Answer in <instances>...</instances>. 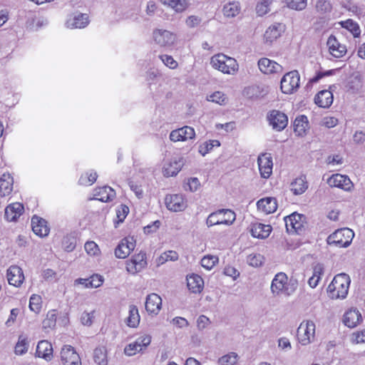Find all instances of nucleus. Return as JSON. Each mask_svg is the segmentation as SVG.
Here are the masks:
<instances>
[{
  "label": "nucleus",
  "instance_id": "obj_58",
  "mask_svg": "<svg viewBox=\"0 0 365 365\" xmlns=\"http://www.w3.org/2000/svg\"><path fill=\"white\" fill-rule=\"evenodd\" d=\"M288 6L298 11L303 10L307 6V0H289Z\"/></svg>",
  "mask_w": 365,
  "mask_h": 365
},
{
  "label": "nucleus",
  "instance_id": "obj_45",
  "mask_svg": "<svg viewBox=\"0 0 365 365\" xmlns=\"http://www.w3.org/2000/svg\"><path fill=\"white\" fill-rule=\"evenodd\" d=\"M238 359V354L232 351L219 358L218 364L219 365H236Z\"/></svg>",
  "mask_w": 365,
  "mask_h": 365
},
{
  "label": "nucleus",
  "instance_id": "obj_6",
  "mask_svg": "<svg viewBox=\"0 0 365 365\" xmlns=\"http://www.w3.org/2000/svg\"><path fill=\"white\" fill-rule=\"evenodd\" d=\"M316 325L312 320H304L297 329V339L299 344L307 346L314 341Z\"/></svg>",
  "mask_w": 365,
  "mask_h": 365
},
{
  "label": "nucleus",
  "instance_id": "obj_36",
  "mask_svg": "<svg viewBox=\"0 0 365 365\" xmlns=\"http://www.w3.org/2000/svg\"><path fill=\"white\" fill-rule=\"evenodd\" d=\"M13 178L10 174L4 173L0 178V195L5 197L9 195L13 190Z\"/></svg>",
  "mask_w": 365,
  "mask_h": 365
},
{
  "label": "nucleus",
  "instance_id": "obj_35",
  "mask_svg": "<svg viewBox=\"0 0 365 365\" xmlns=\"http://www.w3.org/2000/svg\"><path fill=\"white\" fill-rule=\"evenodd\" d=\"M187 285L192 292L200 293L203 289L204 281L200 275L192 274L187 277Z\"/></svg>",
  "mask_w": 365,
  "mask_h": 365
},
{
  "label": "nucleus",
  "instance_id": "obj_51",
  "mask_svg": "<svg viewBox=\"0 0 365 365\" xmlns=\"http://www.w3.org/2000/svg\"><path fill=\"white\" fill-rule=\"evenodd\" d=\"M218 262V257L214 255H207L201 259V265L207 270H211Z\"/></svg>",
  "mask_w": 365,
  "mask_h": 365
},
{
  "label": "nucleus",
  "instance_id": "obj_33",
  "mask_svg": "<svg viewBox=\"0 0 365 365\" xmlns=\"http://www.w3.org/2000/svg\"><path fill=\"white\" fill-rule=\"evenodd\" d=\"M314 102L321 108H329L333 103V94L327 90L321 91L316 95Z\"/></svg>",
  "mask_w": 365,
  "mask_h": 365
},
{
  "label": "nucleus",
  "instance_id": "obj_62",
  "mask_svg": "<svg viewBox=\"0 0 365 365\" xmlns=\"http://www.w3.org/2000/svg\"><path fill=\"white\" fill-rule=\"evenodd\" d=\"M94 311L91 312H84L81 315V322L83 325L90 326L93 323Z\"/></svg>",
  "mask_w": 365,
  "mask_h": 365
},
{
  "label": "nucleus",
  "instance_id": "obj_56",
  "mask_svg": "<svg viewBox=\"0 0 365 365\" xmlns=\"http://www.w3.org/2000/svg\"><path fill=\"white\" fill-rule=\"evenodd\" d=\"M316 9L319 12L326 14L331 11V5L329 1L318 0L316 4Z\"/></svg>",
  "mask_w": 365,
  "mask_h": 365
},
{
  "label": "nucleus",
  "instance_id": "obj_11",
  "mask_svg": "<svg viewBox=\"0 0 365 365\" xmlns=\"http://www.w3.org/2000/svg\"><path fill=\"white\" fill-rule=\"evenodd\" d=\"M303 215L297 212H293L289 216L284 217L285 226L289 233H299L304 227Z\"/></svg>",
  "mask_w": 365,
  "mask_h": 365
},
{
  "label": "nucleus",
  "instance_id": "obj_13",
  "mask_svg": "<svg viewBox=\"0 0 365 365\" xmlns=\"http://www.w3.org/2000/svg\"><path fill=\"white\" fill-rule=\"evenodd\" d=\"M184 161V158L180 156H174L165 161L163 166V175L167 178L176 175L181 170Z\"/></svg>",
  "mask_w": 365,
  "mask_h": 365
},
{
  "label": "nucleus",
  "instance_id": "obj_41",
  "mask_svg": "<svg viewBox=\"0 0 365 365\" xmlns=\"http://www.w3.org/2000/svg\"><path fill=\"white\" fill-rule=\"evenodd\" d=\"M93 360L98 365H107V350L104 346H99L93 351Z\"/></svg>",
  "mask_w": 365,
  "mask_h": 365
},
{
  "label": "nucleus",
  "instance_id": "obj_43",
  "mask_svg": "<svg viewBox=\"0 0 365 365\" xmlns=\"http://www.w3.org/2000/svg\"><path fill=\"white\" fill-rule=\"evenodd\" d=\"M97 177V173L94 170H91L82 174L78 180V182L81 185H91L96 181Z\"/></svg>",
  "mask_w": 365,
  "mask_h": 365
},
{
  "label": "nucleus",
  "instance_id": "obj_4",
  "mask_svg": "<svg viewBox=\"0 0 365 365\" xmlns=\"http://www.w3.org/2000/svg\"><path fill=\"white\" fill-rule=\"evenodd\" d=\"M236 219L235 213L230 209H221L210 213L206 219L208 227L217 225H231Z\"/></svg>",
  "mask_w": 365,
  "mask_h": 365
},
{
  "label": "nucleus",
  "instance_id": "obj_48",
  "mask_svg": "<svg viewBox=\"0 0 365 365\" xmlns=\"http://www.w3.org/2000/svg\"><path fill=\"white\" fill-rule=\"evenodd\" d=\"M29 349V343L27 339L24 336L21 335L19 337V340L15 346L14 353L16 355H24L26 354Z\"/></svg>",
  "mask_w": 365,
  "mask_h": 365
},
{
  "label": "nucleus",
  "instance_id": "obj_17",
  "mask_svg": "<svg viewBox=\"0 0 365 365\" xmlns=\"http://www.w3.org/2000/svg\"><path fill=\"white\" fill-rule=\"evenodd\" d=\"M257 163L262 178L267 179L272 173L273 162L271 154L262 153L258 156Z\"/></svg>",
  "mask_w": 365,
  "mask_h": 365
},
{
  "label": "nucleus",
  "instance_id": "obj_3",
  "mask_svg": "<svg viewBox=\"0 0 365 365\" xmlns=\"http://www.w3.org/2000/svg\"><path fill=\"white\" fill-rule=\"evenodd\" d=\"M271 292L275 297L285 295H291L294 291L290 283L288 282V277L284 272H278L274 277L271 283Z\"/></svg>",
  "mask_w": 365,
  "mask_h": 365
},
{
  "label": "nucleus",
  "instance_id": "obj_30",
  "mask_svg": "<svg viewBox=\"0 0 365 365\" xmlns=\"http://www.w3.org/2000/svg\"><path fill=\"white\" fill-rule=\"evenodd\" d=\"M361 315L356 309H351L345 312L344 315V323L349 327L354 328L356 327L361 321Z\"/></svg>",
  "mask_w": 365,
  "mask_h": 365
},
{
  "label": "nucleus",
  "instance_id": "obj_42",
  "mask_svg": "<svg viewBox=\"0 0 365 365\" xmlns=\"http://www.w3.org/2000/svg\"><path fill=\"white\" fill-rule=\"evenodd\" d=\"M340 24L343 28L349 31L354 37H359L360 36V27L359 24L352 19H347L346 21H341Z\"/></svg>",
  "mask_w": 365,
  "mask_h": 365
},
{
  "label": "nucleus",
  "instance_id": "obj_34",
  "mask_svg": "<svg viewBox=\"0 0 365 365\" xmlns=\"http://www.w3.org/2000/svg\"><path fill=\"white\" fill-rule=\"evenodd\" d=\"M346 86L353 93H359L363 87L361 76L358 72L354 73L348 79Z\"/></svg>",
  "mask_w": 365,
  "mask_h": 365
},
{
  "label": "nucleus",
  "instance_id": "obj_25",
  "mask_svg": "<svg viewBox=\"0 0 365 365\" xmlns=\"http://www.w3.org/2000/svg\"><path fill=\"white\" fill-rule=\"evenodd\" d=\"M7 279L9 284L19 287L24 280V276L21 267L16 265L11 266L7 269Z\"/></svg>",
  "mask_w": 365,
  "mask_h": 365
},
{
  "label": "nucleus",
  "instance_id": "obj_53",
  "mask_svg": "<svg viewBox=\"0 0 365 365\" xmlns=\"http://www.w3.org/2000/svg\"><path fill=\"white\" fill-rule=\"evenodd\" d=\"M264 257L260 254H251L247 256V262L252 267H258L262 264Z\"/></svg>",
  "mask_w": 365,
  "mask_h": 365
},
{
  "label": "nucleus",
  "instance_id": "obj_61",
  "mask_svg": "<svg viewBox=\"0 0 365 365\" xmlns=\"http://www.w3.org/2000/svg\"><path fill=\"white\" fill-rule=\"evenodd\" d=\"M338 71H339V69H331V70H328V71H324V72H319L318 73H317V75L314 77H313L310 80V81L312 83H317L322 78H323L324 76H329L333 75V74H334Z\"/></svg>",
  "mask_w": 365,
  "mask_h": 365
},
{
  "label": "nucleus",
  "instance_id": "obj_12",
  "mask_svg": "<svg viewBox=\"0 0 365 365\" xmlns=\"http://www.w3.org/2000/svg\"><path fill=\"white\" fill-rule=\"evenodd\" d=\"M147 266L146 255L140 252L126 261V270L131 274H135Z\"/></svg>",
  "mask_w": 365,
  "mask_h": 365
},
{
  "label": "nucleus",
  "instance_id": "obj_50",
  "mask_svg": "<svg viewBox=\"0 0 365 365\" xmlns=\"http://www.w3.org/2000/svg\"><path fill=\"white\" fill-rule=\"evenodd\" d=\"M273 0H260L256 6V12L258 16H262L269 11V6Z\"/></svg>",
  "mask_w": 365,
  "mask_h": 365
},
{
  "label": "nucleus",
  "instance_id": "obj_10",
  "mask_svg": "<svg viewBox=\"0 0 365 365\" xmlns=\"http://www.w3.org/2000/svg\"><path fill=\"white\" fill-rule=\"evenodd\" d=\"M166 207L172 212H181L186 209L187 202L185 197L181 194L167 195L165 198Z\"/></svg>",
  "mask_w": 365,
  "mask_h": 365
},
{
  "label": "nucleus",
  "instance_id": "obj_55",
  "mask_svg": "<svg viewBox=\"0 0 365 365\" xmlns=\"http://www.w3.org/2000/svg\"><path fill=\"white\" fill-rule=\"evenodd\" d=\"M84 248L88 255L91 256H96L100 253L98 245L93 241L87 242L84 245Z\"/></svg>",
  "mask_w": 365,
  "mask_h": 365
},
{
  "label": "nucleus",
  "instance_id": "obj_47",
  "mask_svg": "<svg viewBox=\"0 0 365 365\" xmlns=\"http://www.w3.org/2000/svg\"><path fill=\"white\" fill-rule=\"evenodd\" d=\"M240 10V4L235 1L228 3L223 7L224 15L227 17H234L237 16L239 14Z\"/></svg>",
  "mask_w": 365,
  "mask_h": 365
},
{
  "label": "nucleus",
  "instance_id": "obj_14",
  "mask_svg": "<svg viewBox=\"0 0 365 365\" xmlns=\"http://www.w3.org/2000/svg\"><path fill=\"white\" fill-rule=\"evenodd\" d=\"M269 125L277 131L283 130L288 124V118L284 113L273 110L267 115Z\"/></svg>",
  "mask_w": 365,
  "mask_h": 365
},
{
  "label": "nucleus",
  "instance_id": "obj_15",
  "mask_svg": "<svg viewBox=\"0 0 365 365\" xmlns=\"http://www.w3.org/2000/svg\"><path fill=\"white\" fill-rule=\"evenodd\" d=\"M61 361L63 365H82L78 354L71 345H64L62 347Z\"/></svg>",
  "mask_w": 365,
  "mask_h": 365
},
{
  "label": "nucleus",
  "instance_id": "obj_37",
  "mask_svg": "<svg viewBox=\"0 0 365 365\" xmlns=\"http://www.w3.org/2000/svg\"><path fill=\"white\" fill-rule=\"evenodd\" d=\"M160 3L173 9L176 13H182L185 11L189 6L187 0H160Z\"/></svg>",
  "mask_w": 365,
  "mask_h": 365
},
{
  "label": "nucleus",
  "instance_id": "obj_23",
  "mask_svg": "<svg viewBox=\"0 0 365 365\" xmlns=\"http://www.w3.org/2000/svg\"><path fill=\"white\" fill-rule=\"evenodd\" d=\"M329 53L334 58H341L346 53V47L345 45L339 42L336 38L331 35L327 42Z\"/></svg>",
  "mask_w": 365,
  "mask_h": 365
},
{
  "label": "nucleus",
  "instance_id": "obj_57",
  "mask_svg": "<svg viewBox=\"0 0 365 365\" xmlns=\"http://www.w3.org/2000/svg\"><path fill=\"white\" fill-rule=\"evenodd\" d=\"M160 58L167 67L171 69H175L178 66V62L175 60H174V58L171 56L166 54L161 55L160 56Z\"/></svg>",
  "mask_w": 365,
  "mask_h": 365
},
{
  "label": "nucleus",
  "instance_id": "obj_40",
  "mask_svg": "<svg viewBox=\"0 0 365 365\" xmlns=\"http://www.w3.org/2000/svg\"><path fill=\"white\" fill-rule=\"evenodd\" d=\"M140 314L138 309L135 305L131 304L129 306V315L127 318V325L132 328H135L140 323Z\"/></svg>",
  "mask_w": 365,
  "mask_h": 365
},
{
  "label": "nucleus",
  "instance_id": "obj_2",
  "mask_svg": "<svg viewBox=\"0 0 365 365\" xmlns=\"http://www.w3.org/2000/svg\"><path fill=\"white\" fill-rule=\"evenodd\" d=\"M210 65L214 69L228 75L235 74L239 69L237 61L223 53L212 56L210 58Z\"/></svg>",
  "mask_w": 365,
  "mask_h": 365
},
{
  "label": "nucleus",
  "instance_id": "obj_52",
  "mask_svg": "<svg viewBox=\"0 0 365 365\" xmlns=\"http://www.w3.org/2000/svg\"><path fill=\"white\" fill-rule=\"evenodd\" d=\"M29 307L31 311L38 313L41 309V297L37 294H32L29 299Z\"/></svg>",
  "mask_w": 365,
  "mask_h": 365
},
{
  "label": "nucleus",
  "instance_id": "obj_18",
  "mask_svg": "<svg viewBox=\"0 0 365 365\" xmlns=\"http://www.w3.org/2000/svg\"><path fill=\"white\" fill-rule=\"evenodd\" d=\"M89 17L86 14L76 13L69 16L65 23L70 29H84L89 24Z\"/></svg>",
  "mask_w": 365,
  "mask_h": 365
},
{
  "label": "nucleus",
  "instance_id": "obj_9",
  "mask_svg": "<svg viewBox=\"0 0 365 365\" xmlns=\"http://www.w3.org/2000/svg\"><path fill=\"white\" fill-rule=\"evenodd\" d=\"M153 38L156 44L165 48L171 47L176 40L173 33L165 29H155L153 32Z\"/></svg>",
  "mask_w": 365,
  "mask_h": 365
},
{
  "label": "nucleus",
  "instance_id": "obj_8",
  "mask_svg": "<svg viewBox=\"0 0 365 365\" xmlns=\"http://www.w3.org/2000/svg\"><path fill=\"white\" fill-rule=\"evenodd\" d=\"M151 336L150 334H143L140 335L135 341L128 344L124 349L125 355L131 356L136 353L142 351L151 342Z\"/></svg>",
  "mask_w": 365,
  "mask_h": 365
},
{
  "label": "nucleus",
  "instance_id": "obj_31",
  "mask_svg": "<svg viewBox=\"0 0 365 365\" xmlns=\"http://www.w3.org/2000/svg\"><path fill=\"white\" fill-rule=\"evenodd\" d=\"M272 230L269 225L255 223L252 226L251 235L255 238L265 239L270 235Z\"/></svg>",
  "mask_w": 365,
  "mask_h": 365
},
{
  "label": "nucleus",
  "instance_id": "obj_22",
  "mask_svg": "<svg viewBox=\"0 0 365 365\" xmlns=\"http://www.w3.org/2000/svg\"><path fill=\"white\" fill-rule=\"evenodd\" d=\"M161 308L162 299L158 294L151 293L146 297L145 309L149 314L158 315Z\"/></svg>",
  "mask_w": 365,
  "mask_h": 365
},
{
  "label": "nucleus",
  "instance_id": "obj_26",
  "mask_svg": "<svg viewBox=\"0 0 365 365\" xmlns=\"http://www.w3.org/2000/svg\"><path fill=\"white\" fill-rule=\"evenodd\" d=\"M115 197V190L109 186H103L93 190V199L103 202L112 201Z\"/></svg>",
  "mask_w": 365,
  "mask_h": 365
},
{
  "label": "nucleus",
  "instance_id": "obj_46",
  "mask_svg": "<svg viewBox=\"0 0 365 365\" xmlns=\"http://www.w3.org/2000/svg\"><path fill=\"white\" fill-rule=\"evenodd\" d=\"M220 143L217 140H210L200 144L198 148L199 153L205 156L207 153L210 152L214 147H220Z\"/></svg>",
  "mask_w": 365,
  "mask_h": 365
},
{
  "label": "nucleus",
  "instance_id": "obj_24",
  "mask_svg": "<svg viewBox=\"0 0 365 365\" xmlns=\"http://www.w3.org/2000/svg\"><path fill=\"white\" fill-rule=\"evenodd\" d=\"M258 67L264 74L279 73L282 71V66L280 64L267 58H260L258 61Z\"/></svg>",
  "mask_w": 365,
  "mask_h": 365
},
{
  "label": "nucleus",
  "instance_id": "obj_20",
  "mask_svg": "<svg viewBox=\"0 0 365 365\" xmlns=\"http://www.w3.org/2000/svg\"><path fill=\"white\" fill-rule=\"evenodd\" d=\"M331 187H336L349 191L353 187V183L346 175L341 174H334L327 180Z\"/></svg>",
  "mask_w": 365,
  "mask_h": 365
},
{
  "label": "nucleus",
  "instance_id": "obj_49",
  "mask_svg": "<svg viewBox=\"0 0 365 365\" xmlns=\"http://www.w3.org/2000/svg\"><path fill=\"white\" fill-rule=\"evenodd\" d=\"M179 256L177 252L173 250H169L163 253L158 259V265H160L166 262L167 261H176Z\"/></svg>",
  "mask_w": 365,
  "mask_h": 365
},
{
  "label": "nucleus",
  "instance_id": "obj_28",
  "mask_svg": "<svg viewBox=\"0 0 365 365\" xmlns=\"http://www.w3.org/2000/svg\"><path fill=\"white\" fill-rule=\"evenodd\" d=\"M257 209L265 214L273 213L277 210V202L274 197H267L257 202Z\"/></svg>",
  "mask_w": 365,
  "mask_h": 365
},
{
  "label": "nucleus",
  "instance_id": "obj_29",
  "mask_svg": "<svg viewBox=\"0 0 365 365\" xmlns=\"http://www.w3.org/2000/svg\"><path fill=\"white\" fill-rule=\"evenodd\" d=\"M24 212V206L19 202H15L9 205L5 209V218L6 220L16 221Z\"/></svg>",
  "mask_w": 365,
  "mask_h": 365
},
{
  "label": "nucleus",
  "instance_id": "obj_38",
  "mask_svg": "<svg viewBox=\"0 0 365 365\" xmlns=\"http://www.w3.org/2000/svg\"><path fill=\"white\" fill-rule=\"evenodd\" d=\"M290 189L295 195L303 194L308 188V182L305 176L296 178L290 185Z\"/></svg>",
  "mask_w": 365,
  "mask_h": 365
},
{
  "label": "nucleus",
  "instance_id": "obj_5",
  "mask_svg": "<svg viewBox=\"0 0 365 365\" xmlns=\"http://www.w3.org/2000/svg\"><path fill=\"white\" fill-rule=\"evenodd\" d=\"M354 237L352 230L344 227L336 230L327 238V243L329 245H334L338 247H346L351 243Z\"/></svg>",
  "mask_w": 365,
  "mask_h": 365
},
{
  "label": "nucleus",
  "instance_id": "obj_27",
  "mask_svg": "<svg viewBox=\"0 0 365 365\" xmlns=\"http://www.w3.org/2000/svg\"><path fill=\"white\" fill-rule=\"evenodd\" d=\"M36 356L45 359L46 361H51L53 357V348L52 345L47 340L40 341L36 347Z\"/></svg>",
  "mask_w": 365,
  "mask_h": 365
},
{
  "label": "nucleus",
  "instance_id": "obj_1",
  "mask_svg": "<svg viewBox=\"0 0 365 365\" xmlns=\"http://www.w3.org/2000/svg\"><path fill=\"white\" fill-rule=\"evenodd\" d=\"M350 278L344 273L336 274L327 287V292L331 299H344L349 291Z\"/></svg>",
  "mask_w": 365,
  "mask_h": 365
},
{
  "label": "nucleus",
  "instance_id": "obj_59",
  "mask_svg": "<svg viewBox=\"0 0 365 365\" xmlns=\"http://www.w3.org/2000/svg\"><path fill=\"white\" fill-rule=\"evenodd\" d=\"M129 212V208L125 205H120L116 210V216L118 221L122 222Z\"/></svg>",
  "mask_w": 365,
  "mask_h": 365
},
{
  "label": "nucleus",
  "instance_id": "obj_60",
  "mask_svg": "<svg viewBox=\"0 0 365 365\" xmlns=\"http://www.w3.org/2000/svg\"><path fill=\"white\" fill-rule=\"evenodd\" d=\"M103 278L99 274H93L90 277L91 288H98L102 285Z\"/></svg>",
  "mask_w": 365,
  "mask_h": 365
},
{
  "label": "nucleus",
  "instance_id": "obj_64",
  "mask_svg": "<svg viewBox=\"0 0 365 365\" xmlns=\"http://www.w3.org/2000/svg\"><path fill=\"white\" fill-rule=\"evenodd\" d=\"M201 22V19L196 16H190L187 18L185 23L190 28H194L198 26Z\"/></svg>",
  "mask_w": 365,
  "mask_h": 365
},
{
  "label": "nucleus",
  "instance_id": "obj_44",
  "mask_svg": "<svg viewBox=\"0 0 365 365\" xmlns=\"http://www.w3.org/2000/svg\"><path fill=\"white\" fill-rule=\"evenodd\" d=\"M207 101L217 103L220 106H225L228 102L227 96L221 91H215L207 96Z\"/></svg>",
  "mask_w": 365,
  "mask_h": 365
},
{
  "label": "nucleus",
  "instance_id": "obj_32",
  "mask_svg": "<svg viewBox=\"0 0 365 365\" xmlns=\"http://www.w3.org/2000/svg\"><path fill=\"white\" fill-rule=\"evenodd\" d=\"M284 30L283 24L276 23L271 25L264 33V39L267 42L272 43L279 37Z\"/></svg>",
  "mask_w": 365,
  "mask_h": 365
},
{
  "label": "nucleus",
  "instance_id": "obj_7",
  "mask_svg": "<svg viewBox=\"0 0 365 365\" xmlns=\"http://www.w3.org/2000/svg\"><path fill=\"white\" fill-rule=\"evenodd\" d=\"M300 85V76L297 71H292L283 76L280 82L282 93L292 94L297 91Z\"/></svg>",
  "mask_w": 365,
  "mask_h": 365
},
{
  "label": "nucleus",
  "instance_id": "obj_21",
  "mask_svg": "<svg viewBox=\"0 0 365 365\" xmlns=\"http://www.w3.org/2000/svg\"><path fill=\"white\" fill-rule=\"evenodd\" d=\"M31 227L34 234L40 237L48 236L50 232L47 221L36 215L31 218Z\"/></svg>",
  "mask_w": 365,
  "mask_h": 365
},
{
  "label": "nucleus",
  "instance_id": "obj_54",
  "mask_svg": "<svg viewBox=\"0 0 365 365\" xmlns=\"http://www.w3.org/2000/svg\"><path fill=\"white\" fill-rule=\"evenodd\" d=\"M200 187V182L197 178H190L187 179L184 187L185 190H190V192L197 191Z\"/></svg>",
  "mask_w": 365,
  "mask_h": 365
},
{
  "label": "nucleus",
  "instance_id": "obj_39",
  "mask_svg": "<svg viewBox=\"0 0 365 365\" xmlns=\"http://www.w3.org/2000/svg\"><path fill=\"white\" fill-rule=\"evenodd\" d=\"M294 131L298 136H302L305 134L308 126V120L305 115L297 117L294 121Z\"/></svg>",
  "mask_w": 365,
  "mask_h": 365
},
{
  "label": "nucleus",
  "instance_id": "obj_19",
  "mask_svg": "<svg viewBox=\"0 0 365 365\" xmlns=\"http://www.w3.org/2000/svg\"><path fill=\"white\" fill-rule=\"evenodd\" d=\"M135 242L133 237H125L123 239L115 249V255L119 259H125L131 251L135 249Z\"/></svg>",
  "mask_w": 365,
  "mask_h": 365
},
{
  "label": "nucleus",
  "instance_id": "obj_63",
  "mask_svg": "<svg viewBox=\"0 0 365 365\" xmlns=\"http://www.w3.org/2000/svg\"><path fill=\"white\" fill-rule=\"evenodd\" d=\"M278 347L283 351H289L292 349L290 341L287 337H281L278 339Z\"/></svg>",
  "mask_w": 365,
  "mask_h": 365
},
{
  "label": "nucleus",
  "instance_id": "obj_16",
  "mask_svg": "<svg viewBox=\"0 0 365 365\" xmlns=\"http://www.w3.org/2000/svg\"><path fill=\"white\" fill-rule=\"evenodd\" d=\"M195 137V130L187 125L172 130L169 136L170 140L174 143L192 140Z\"/></svg>",
  "mask_w": 365,
  "mask_h": 365
}]
</instances>
